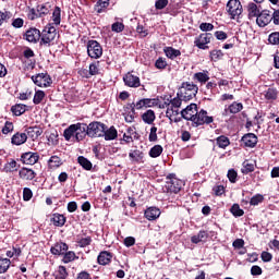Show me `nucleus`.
Segmentation results:
<instances>
[{"label": "nucleus", "instance_id": "obj_1", "mask_svg": "<svg viewBox=\"0 0 279 279\" xmlns=\"http://www.w3.org/2000/svg\"><path fill=\"white\" fill-rule=\"evenodd\" d=\"M58 32L56 31L53 24H47L41 32V39L39 40L40 47H52Z\"/></svg>", "mask_w": 279, "mask_h": 279}, {"label": "nucleus", "instance_id": "obj_2", "mask_svg": "<svg viewBox=\"0 0 279 279\" xmlns=\"http://www.w3.org/2000/svg\"><path fill=\"white\" fill-rule=\"evenodd\" d=\"M197 90H199V87L194 83L183 82L179 94L183 101H191V99L197 96Z\"/></svg>", "mask_w": 279, "mask_h": 279}, {"label": "nucleus", "instance_id": "obj_3", "mask_svg": "<svg viewBox=\"0 0 279 279\" xmlns=\"http://www.w3.org/2000/svg\"><path fill=\"white\" fill-rule=\"evenodd\" d=\"M87 128L89 138H104V130H107L108 125L99 121H93L87 125Z\"/></svg>", "mask_w": 279, "mask_h": 279}, {"label": "nucleus", "instance_id": "obj_4", "mask_svg": "<svg viewBox=\"0 0 279 279\" xmlns=\"http://www.w3.org/2000/svg\"><path fill=\"white\" fill-rule=\"evenodd\" d=\"M166 185L165 189L167 193H174V195H178L180 191H182V180L175 178V174L170 173L166 178Z\"/></svg>", "mask_w": 279, "mask_h": 279}, {"label": "nucleus", "instance_id": "obj_5", "mask_svg": "<svg viewBox=\"0 0 279 279\" xmlns=\"http://www.w3.org/2000/svg\"><path fill=\"white\" fill-rule=\"evenodd\" d=\"M214 121L215 118H213V116H208V111L201 109L193 118L192 123L193 128H199L202 125H210Z\"/></svg>", "mask_w": 279, "mask_h": 279}, {"label": "nucleus", "instance_id": "obj_6", "mask_svg": "<svg viewBox=\"0 0 279 279\" xmlns=\"http://www.w3.org/2000/svg\"><path fill=\"white\" fill-rule=\"evenodd\" d=\"M158 104H160V99L158 98H142L136 104L132 102L128 106L134 112V108L135 110H143V108H156Z\"/></svg>", "mask_w": 279, "mask_h": 279}, {"label": "nucleus", "instance_id": "obj_7", "mask_svg": "<svg viewBox=\"0 0 279 279\" xmlns=\"http://www.w3.org/2000/svg\"><path fill=\"white\" fill-rule=\"evenodd\" d=\"M87 56L94 60H99L104 56V48L99 41L90 39L87 41Z\"/></svg>", "mask_w": 279, "mask_h": 279}, {"label": "nucleus", "instance_id": "obj_8", "mask_svg": "<svg viewBox=\"0 0 279 279\" xmlns=\"http://www.w3.org/2000/svg\"><path fill=\"white\" fill-rule=\"evenodd\" d=\"M227 12L234 21V19H240L243 14V4L240 0H229L227 3Z\"/></svg>", "mask_w": 279, "mask_h": 279}, {"label": "nucleus", "instance_id": "obj_9", "mask_svg": "<svg viewBox=\"0 0 279 279\" xmlns=\"http://www.w3.org/2000/svg\"><path fill=\"white\" fill-rule=\"evenodd\" d=\"M215 40V37L211 33H202L199 36L195 37L194 45L197 47V49H203V51H206V49H210L208 45Z\"/></svg>", "mask_w": 279, "mask_h": 279}, {"label": "nucleus", "instance_id": "obj_10", "mask_svg": "<svg viewBox=\"0 0 279 279\" xmlns=\"http://www.w3.org/2000/svg\"><path fill=\"white\" fill-rule=\"evenodd\" d=\"M182 98L180 97V93L177 94V97L171 98L170 96V107H168L166 111V117L170 119L171 117H177V114H180L179 108L182 106Z\"/></svg>", "mask_w": 279, "mask_h": 279}, {"label": "nucleus", "instance_id": "obj_11", "mask_svg": "<svg viewBox=\"0 0 279 279\" xmlns=\"http://www.w3.org/2000/svg\"><path fill=\"white\" fill-rule=\"evenodd\" d=\"M32 81L34 84H36V86H39V88H49V86L53 84L51 76L47 73H39L35 76H32Z\"/></svg>", "mask_w": 279, "mask_h": 279}, {"label": "nucleus", "instance_id": "obj_12", "mask_svg": "<svg viewBox=\"0 0 279 279\" xmlns=\"http://www.w3.org/2000/svg\"><path fill=\"white\" fill-rule=\"evenodd\" d=\"M38 160H40V155H38V153L27 151L23 153L20 157V162L22 165L34 166L36 165V162H38Z\"/></svg>", "mask_w": 279, "mask_h": 279}, {"label": "nucleus", "instance_id": "obj_13", "mask_svg": "<svg viewBox=\"0 0 279 279\" xmlns=\"http://www.w3.org/2000/svg\"><path fill=\"white\" fill-rule=\"evenodd\" d=\"M74 126L76 128V132H75L76 134L74 136V141H76V143H80L84 141L86 136H88V124L77 122L76 124H74Z\"/></svg>", "mask_w": 279, "mask_h": 279}, {"label": "nucleus", "instance_id": "obj_14", "mask_svg": "<svg viewBox=\"0 0 279 279\" xmlns=\"http://www.w3.org/2000/svg\"><path fill=\"white\" fill-rule=\"evenodd\" d=\"M241 143L243 147H248L250 149H254L256 145H258V136L254 133H246L242 136Z\"/></svg>", "mask_w": 279, "mask_h": 279}, {"label": "nucleus", "instance_id": "obj_15", "mask_svg": "<svg viewBox=\"0 0 279 279\" xmlns=\"http://www.w3.org/2000/svg\"><path fill=\"white\" fill-rule=\"evenodd\" d=\"M197 112H199L197 109V104H191L181 111V117L182 119H185V121H193Z\"/></svg>", "mask_w": 279, "mask_h": 279}, {"label": "nucleus", "instance_id": "obj_16", "mask_svg": "<svg viewBox=\"0 0 279 279\" xmlns=\"http://www.w3.org/2000/svg\"><path fill=\"white\" fill-rule=\"evenodd\" d=\"M123 82L129 88H138L141 87V77L132 74V72H128L123 76Z\"/></svg>", "mask_w": 279, "mask_h": 279}, {"label": "nucleus", "instance_id": "obj_17", "mask_svg": "<svg viewBox=\"0 0 279 279\" xmlns=\"http://www.w3.org/2000/svg\"><path fill=\"white\" fill-rule=\"evenodd\" d=\"M24 36L27 43H33L34 45H36V43H40V39H41L40 29L36 27H32L27 29Z\"/></svg>", "mask_w": 279, "mask_h": 279}, {"label": "nucleus", "instance_id": "obj_18", "mask_svg": "<svg viewBox=\"0 0 279 279\" xmlns=\"http://www.w3.org/2000/svg\"><path fill=\"white\" fill-rule=\"evenodd\" d=\"M271 22V11L263 10L256 19L258 27H267Z\"/></svg>", "mask_w": 279, "mask_h": 279}, {"label": "nucleus", "instance_id": "obj_19", "mask_svg": "<svg viewBox=\"0 0 279 279\" xmlns=\"http://www.w3.org/2000/svg\"><path fill=\"white\" fill-rule=\"evenodd\" d=\"M36 175V171H34L32 168L22 167L19 171L20 180H24L25 182H32Z\"/></svg>", "mask_w": 279, "mask_h": 279}, {"label": "nucleus", "instance_id": "obj_20", "mask_svg": "<svg viewBox=\"0 0 279 279\" xmlns=\"http://www.w3.org/2000/svg\"><path fill=\"white\" fill-rule=\"evenodd\" d=\"M51 254L53 256H63L65 252H69V244L64 242H57L51 248H50Z\"/></svg>", "mask_w": 279, "mask_h": 279}, {"label": "nucleus", "instance_id": "obj_21", "mask_svg": "<svg viewBox=\"0 0 279 279\" xmlns=\"http://www.w3.org/2000/svg\"><path fill=\"white\" fill-rule=\"evenodd\" d=\"M247 10V17L250 21H254V19H258L260 15V7H258L254 2H250L246 7Z\"/></svg>", "mask_w": 279, "mask_h": 279}, {"label": "nucleus", "instance_id": "obj_22", "mask_svg": "<svg viewBox=\"0 0 279 279\" xmlns=\"http://www.w3.org/2000/svg\"><path fill=\"white\" fill-rule=\"evenodd\" d=\"M129 158L136 165H143V162H145V153L140 149H134L129 153Z\"/></svg>", "mask_w": 279, "mask_h": 279}, {"label": "nucleus", "instance_id": "obj_23", "mask_svg": "<svg viewBox=\"0 0 279 279\" xmlns=\"http://www.w3.org/2000/svg\"><path fill=\"white\" fill-rule=\"evenodd\" d=\"M161 215L160 208L157 207H148L145 211H144V217L148 220V221H156V219H158Z\"/></svg>", "mask_w": 279, "mask_h": 279}, {"label": "nucleus", "instance_id": "obj_24", "mask_svg": "<svg viewBox=\"0 0 279 279\" xmlns=\"http://www.w3.org/2000/svg\"><path fill=\"white\" fill-rule=\"evenodd\" d=\"M98 265H110L112 263V253L108 251H101L97 257Z\"/></svg>", "mask_w": 279, "mask_h": 279}, {"label": "nucleus", "instance_id": "obj_25", "mask_svg": "<svg viewBox=\"0 0 279 279\" xmlns=\"http://www.w3.org/2000/svg\"><path fill=\"white\" fill-rule=\"evenodd\" d=\"M102 137H105V141H116V138L119 137V132L114 125L110 126L109 129L107 126V129L102 131Z\"/></svg>", "mask_w": 279, "mask_h": 279}, {"label": "nucleus", "instance_id": "obj_26", "mask_svg": "<svg viewBox=\"0 0 279 279\" xmlns=\"http://www.w3.org/2000/svg\"><path fill=\"white\" fill-rule=\"evenodd\" d=\"M25 143H27V133L16 132L11 137L12 145L21 146V145H25Z\"/></svg>", "mask_w": 279, "mask_h": 279}, {"label": "nucleus", "instance_id": "obj_27", "mask_svg": "<svg viewBox=\"0 0 279 279\" xmlns=\"http://www.w3.org/2000/svg\"><path fill=\"white\" fill-rule=\"evenodd\" d=\"M50 221L57 228H62L64 226V223H66V218H65L64 215L56 213V214H52V217L50 218Z\"/></svg>", "mask_w": 279, "mask_h": 279}, {"label": "nucleus", "instance_id": "obj_28", "mask_svg": "<svg viewBox=\"0 0 279 279\" xmlns=\"http://www.w3.org/2000/svg\"><path fill=\"white\" fill-rule=\"evenodd\" d=\"M43 128L40 126H31L26 130V136H29L33 141H36L39 136H43Z\"/></svg>", "mask_w": 279, "mask_h": 279}, {"label": "nucleus", "instance_id": "obj_29", "mask_svg": "<svg viewBox=\"0 0 279 279\" xmlns=\"http://www.w3.org/2000/svg\"><path fill=\"white\" fill-rule=\"evenodd\" d=\"M75 132H77V128L75 126V124H71L68 129L64 130L63 132V137L65 141H72L73 143H75Z\"/></svg>", "mask_w": 279, "mask_h": 279}, {"label": "nucleus", "instance_id": "obj_30", "mask_svg": "<svg viewBox=\"0 0 279 279\" xmlns=\"http://www.w3.org/2000/svg\"><path fill=\"white\" fill-rule=\"evenodd\" d=\"M142 121L147 125H154V122L156 121V112L151 109L146 110L142 114Z\"/></svg>", "mask_w": 279, "mask_h": 279}, {"label": "nucleus", "instance_id": "obj_31", "mask_svg": "<svg viewBox=\"0 0 279 279\" xmlns=\"http://www.w3.org/2000/svg\"><path fill=\"white\" fill-rule=\"evenodd\" d=\"M208 241V232L201 230L196 235L191 238V242L197 245V243H206Z\"/></svg>", "mask_w": 279, "mask_h": 279}, {"label": "nucleus", "instance_id": "obj_32", "mask_svg": "<svg viewBox=\"0 0 279 279\" xmlns=\"http://www.w3.org/2000/svg\"><path fill=\"white\" fill-rule=\"evenodd\" d=\"M11 112L14 117H21L27 112V105L16 104L11 107Z\"/></svg>", "mask_w": 279, "mask_h": 279}, {"label": "nucleus", "instance_id": "obj_33", "mask_svg": "<svg viewBox=\"0 0 279 279\" xmlns=\"http://www.w3.org/2000/svg\"><path fill=\"white\" fill-rule=\"evenodd\" d=\"M64 162L62 161V158H60L57 155H53L48 160V167L50 169H59V167H62Z\"/></svg>", "mask_w": 279, "mask_h": 279}, {"label": "nucleus", "instance_id": "obj_34", "mask_svg": "<svg viewBox=\"0 0 279 279\" xmlns=\"http://www.w3.org/2000/svg\"><path fill=\"white\" fill-rule=\"evenodd\" d=\"M163 52L166 53L167 58H169V60H175V58L182 56V52L173 47H165Z\"/></svg>", "mask_w": 279, "mask_h": 279}, {"label": "nucleus", "instance_id": "obj_35", "mask_svg": "<svg viewBox=\"0 0 279 279\" xmlns=\"http://www.w3.org/2000/svg\"><path fill=\"white\" fill-rule=\"evenodd\" d=\"M109 5H110V0H98L94 7V10L95 12H97V14H101V12H106Z\"/></svg>", "mask_w": 279, "mask_h": 279}, {"label": "nucleus", "instance_id": "obj_36", "mask_svg": "<svg viewBox=\"0 0 279 279\" xmlns=\"http://www.w3.org/2000/svg\"><path fill=\"white\" fill-rule=\"evenodd\" d=\"M214 141H216V145L220 149H226V147H229V145H230V138L226 135H220Z\"/></svg>", "mask_w": 279, "mask_h": 279}, {"label": "nucleus", "instance_id": "obj_37", "mask_svg": "<svg viewBox=\"0 0 279 279\" xmlns=\"http://www.w3.org/2000/svg\"><path fill=\"white\" fill-rule=\"evenodd\" d=\"M77 162H78V165L82 166V168L85 171H92L93 170V162H90V160H88V158H86L84 156H78L77 157Z\"/></svg>", "mask_w": 279, "mask_h": 279}, {"label": "nucleus", "instance_id": "obj_38", "mask_svg": "<svg viewBox=\"0 0 279 279\" xmlns=\"http://www.w3.org/2000/svg\"><path fill=\"white\" fill-rule=\"evenodd\" d=\"M62 23V9L54 7L52 12V25H60Z\"/></svg>", "mask_w": 279, "mask_h": 279}, {"label": "nucleus", "instance_id": "obj_39", "mask_svg": "<svg viewBox=\"0 0 279 279\" xmlns=\"http://www.w3.org/2000/svg\"><path fill=\"white\" fill-rule=\"evenodd\" d=\"M193 80L199 82V84H206L210 80V76H208V72H197L193 75Z\"/></svg>", "mask_w": 279, "mask_h": 279}, {"label": "nucleus", "instance_id": "obj_40", "mask_svg": "<svg viewBox=\"0 0 279 279\" xmlns=\"http://www.w3.org/2000/svg\"><path fill=\"white\" fill-rule=\"evenodd\" d=\"M19 167H21V165H19L16 160L11 159L8 163H5L4 171L5 173H14V171H19Z\"/></svg>", "mask_w": 279, "mask_h": 279}, {"label": "nucleus", "instance_id": "obj_41", "mask_svg": "<svg viewBox=\"0 0 279 279\" xmlns=\"http://www.w3.org/2000/svg\"><path fill=\"white\" fill-rule=\"evenodd\" d=\"M243 110V105L241 102L233 101L231 105H229L227 111L230 112V114H239Z\"/></svg>", "mask_w": 279, "mask_h": 279}, {"label": "nucleus", "instance_id": "obj_42", "mask_svg": "<svg viewBox=\"0 0 279 279\" xmlns=\"http://www.w3.org/2000/svg\"><path fill=\"white\" fill-rule=\"evenodd\" d=\"M77 258H80V257L75 254V252L66 251L65 253H63L62 263L68 265V263H73V260H77Z\"/></svg>", "mask_w": 279, "mask_h": 279}, {"label": "nucleus", "instance_id": "obj_43", "mask_svg": "<svg viewBox=\"0 0 279 279\" xmlns=\"http://www.w3.org/2000/svg\"><path fill=\"white\" fill-rule=\"evenodd\" d=\"M54 279H69V270H66V266L58 267Z\"/></svg>", "mask_w": 279, "mask_h": 279}, {"label": "nucleus", "instance_id": "obj_44", "mask_svg": "<svg viewBox=\"0 0 279 279\" xmlns=\"http://www.w3.org/2000/svg\"><path fill=\"white\" fill-rule=\"evenodd\" d=\"M242 169H241V173H243V175H247V173H253L255 167L254 163L250 162V160H244L242 163Z\"/></svg>", "mask_w": 279, "mask_h": 279}, {"label": "nucleus", "instance_id": "obj_45", "mask_svg": "<svg viewBox=\"0 0 279 279\" xmlns=\"http://www.w3.org/2000/svg\"><path fill=\"white\" fill-rule=\"evenodd\" d=\"M10 265H12V262L9 258L0 256V274H5L10 269Z\"/></svg>", "mask_w": 279, "mask_h": 279}, {"label": "nucleus", "instance_id": "obj_46", "mask_svg": "<svg viewBox=\"0 0 279 279\" xmlns=\"http://www.w3.org/2000/svg\"><path fill=\"white\" fill-rule=\"evenodd\" d=\"M49 5V3H45V4H37V12L39 14V17L43 19L45 16H47V14H49L50 10L49 8H51V5Z\"/></svg>", "mask_w": 279, "mask_h": 279}, {"label": "nucleus", "instance_id": "obj_47", "mask_svg": "<svg viewBox=\"0 0 279 279\" xmlns=\"http://www.w3.org/2000/svg\"><path fill=\"white\" fill-rule=\"evenodd\" d=\"M265 99H267V101H276V99H278V89L268 88L265 94Z\"/></svg>", "mask_w": 279, "mask_h": 279}, {"label": "nucleus", "instance_id": "obj_48", "mask_svg": "<svg viewBox=\"0 0 279 279\" xmlns=\"http://www.w3.org/2000/svg\"><path fill=\"white\" fill-rule=\"evenodd\" d=\"M163 148L161 145H155L149 150L150 158H158L162 155Z\"/></svg>", "mask_w": 279, "mask_h": 279}, {"label": "nucleus", "instance_id": "obj_49", "mask_svg": "<svg viewBox=\"0 0 279 279\" xmlns=\"http://www.w3.org/2000/svg\"><path fill=\"white\" fill-rule=\"evenodd\" d=\"M230 213L233 217H243V215H245V211L241 209V206L236 203L231 206Z\"/></svg>", "mask_w": 279, "mask_h": 279}, {"label": "nucleus", "instance_id": "obj_50", "mask_svg": "<svg viewBox=\"0 0 279 279\" xmlns=\"http://www.w3.org/2000/svg\"><path fill=\"white\" fill-rule=\"evenodd\" d=\"M209 58H210L211 62H219V60H223V51L211 50L209 52Z\"/></svg>", "mask_w": 279, "mask_h": 279}, {"label": "nucleus", "instance_id": "obj_51", "mask_svg": "<svg viewBox=\"0 0 279 279\" xmlns=\"http://www.w3.org/2000/svg\"><path fill=\"white\" fill-rule=\"evenodd\" d=\"M45 96L46 94L44 90H36L33 98V104H35V106L43 104V99H45Z\"/></svg>", "mask_w": 279, "mask_h": 279}, {"label": "nucleus", "instance_id": "obj_52", "mask_svg": "<svg viewBox=\"0 0 279 279\" xmlns=\"http://www.w3.org/2000/svg\"><path fill=\"white\" fill-rule=\"evenodd\" d=\"M27 19L28 21H36V19H40V14L38 13V8H28L27 12Z\"/></svg>", "mask_w": 279, "mask_h": 279}, {"label": "nucleus", "instance_id": "obj_53", "mask_svg": "<svg viewBox=\"0 0 279 279\" xmlns=\"http://www.w3.org/2000/svg\"><path fill=\"white\" fill-rule=\"evenodd\" d=\"M227 178L231 184H236V180L239 178V172L234 169H229L227 173Z\"/></svg>", "mask_w": 279, "mask_h": 279}, {"label": "nucleus", "instance_id": "obj_54", "mask_svg": "<svg viewBox=\"0 0 279 279\" xmlns=\"http://www.w3.org/2000/svg\"><path fill=\"white\" fill-rule=\"evenodd\" d=\"M148 141L149 143H156V141H158V128L156 125H153L150 128Z\"/></svg>", "mask_w": 279, "mask_h": 279}, {"label": "nucleus", "instance_id": "obj_55", "mask_svg": "<svg viewBox=\"0 0 279 279\" xmlns=\"http://www.w3.org/2000/svg\"><path fill=\"white\" fill-rule=\"evenodd\" d=\"M263 202H265V196H263L262 194H256L251 198L250 205L258 206V204H263Z\"/></svg>", "mask_w": 279, "mask_h": 279}, {"label": "nucleus", "instance_id": "obj_56", "mask_svg": "<svg viewBox=\"0 0 279 279\" xmlns=\"http://www.w3.org/2000/svg\"><path fill=\"white\" fill-rule=\"evenodd\" d=\"M89 75H99V61H95L89 64Z\"/></svg>", "mask_w": 279, "mask_h": 279}, {"label": "nucleus", "instance_id": "obj_57", "mask_svg": "<svg viewBox=\"0 0 279 279\" xmlns=\"http://www.w3.org/2000/svg\"><path fill=\"white\" fill-rule=\"evenodd\" d=\"M76 243L81 247H88V245H90L93 243V238H90V236L82 238V239L77 240Z\"/></svg>", "mask_w": 279, "mask_h": 279}, {"label": "nucleus", "instance_id": "obj_58", "mask_svg": "<svg viewBox=\"0 0 279 279\" xmlns=\"http://www.w3.org/2000/svg\"><path fill=\"white\" fill-rule=\"evenodd\" d=\"M125 29V25L121 22H116L111 25V32H116V34H121Z\"/></svg>", "mask_w": 279, "mask_h": 279}, {"label": "nucleus", "instance_id": "obj_59", "mask_svg": "<svg viewBox=\"0 0 279 279\" xmlns=\"http://www.w3.org/2000/svg\"><path fill=\"white\" fill-rule=\"evenodd\" d=\"M269 45H279V32H274L268 36Z\"/></svg>", "mask_w": 279, "mask_h": 279}, {"label": "nucleus", "instance_id": "obj_60", "mask_svg": "<svg viewBox=\"0 0 279 279\" xmlns=\"http://www.w3.org/2000/svg\"><path fill=\"white\" fill-rule=\"evenodd\" d=\"M34 197V192H32V189L24 187L23 189V199L24 202H29Z\"/></svg>", "mask_w": 279, "mask_h": 279}, {"label": "nucleus", "instance_id": "obj_61", "mask_svg": "<svg viewBox=\"0 0 279 279\" xmlns=\"http://www.w3.org/2000/svg\"><path fill=\"white\" fill-rule=\"evenodd\" d=\"M201 32H213L215 29V25L213 23L203 22L199 24Z\"/></svg>", "mask_w": 279, "mask_h": 279}, {"label": "nucleus", "instance_id": "obj_62", "mask_svg": "<svg viewBox=\"0 0 279 279\" xmlns=\"http://www.w3.org/2000/svg\"><path fill=\"white\" fill-rule=\"evenodd\" d=\"M213 192H214V195H216V197H221V195L226 193V187L223 185H215L213 187Z\"/></svg>", "mask_w": 279, "mask_h": 279}, {"label": "nucleus", "instance_id": "obj_63", "mask_svg": "<svg viewBox=\"0 0 279 279\" xmlns=\"http://www.w3.org/2000/svg\"><path fill=\"white\" fill-rule=\"evenodd\" d=\"M10 132H14V123L7 121L2 128V134H10Z\"/></svg>", "mask_w": 279, "mask_h": 279}, {"label": "nucleus", "instance_id": "obj_64", "mask_svg": "<svg viewBox=\"0 0 279 279\" xmlns=\"http://www.w3.org/2000/svg\"><path fill=\"white\" fill-rule=\"evenodd\" d=\"M271 21H272L274 25H279V9L275 10L271 13Z\"/></svg>", "mask_w": 279, "mask_h": 279}]
</instances>
